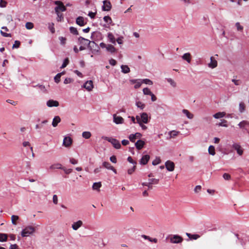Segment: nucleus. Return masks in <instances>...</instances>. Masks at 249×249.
I'll use <instances>...</instances> for the list:
<instances>
[{
	"mask_svg": "<svg viewBox=\"0 0 249 249\" xmlns=\"http://www.w3.org/2000/svg\"><path fill=\"white\" fill-rule=\"evenodd\" d=\"M35 231V229L34 227L31 226H28L22 230L21 232V235L22 237H27L33 233Z\"/></svg>",
	"mask_w": 249,
	"mask_h": 249,
	"instance_id": "obj_1",
	"label": "nucleus"
},
{
	"mask_svg": "<svg viewBox=\"0 0 249 249\" xmlns=\"http://www.w3.org/2000/svg\"><path fill=\"white\" fill-rule=\"evenodd\" d=\"M104 139L110 142L116 149H119L121 147L120 142L117 139L107 137H105Z\"/></svg>",
	"mask_w": 249,
	"mask_h": 249,
	"instance_id": "obj_2",
	"label": "nucleus"
},
{
	"mask_svg": "<svg viewBox=\"0 0 249 249\" xmlns=\"http://www.w3.org/2000/svg\"><path fill=\"white\" fill-rule=\"evenodd\" d=\"M54 4L57 5L54 8L55 13L61 12H64L66 10V8L64 6L62 2L59 0H56L54 1Z\"/></svg>",
	"mask_w": 249,
	"mask_h": 249,
	"instance_id": "obj_3",
	"label": "nucleus"
},
{
	"mask_svg": "<svg viewBox=\"0 0 249 249\" xmlns=\"http://www.w3.org/2000/svg\"><path fill=\"white\" fill-rule=\"evenodd\" d=\"M170 240L172 243H180L183 241V238L178 235H174L170 237Z\"/></svg>",
	"mask_w": 249,
	"mask_h": 249,
	"instance_id": "obj_4",
	"label": "nucleus"
},
{
	"mask_svg": "<svg viewBox=\"0 0 249 249\" xmlns=\"http://www.w3.org/2000/svg\"><path fill=\"white\" fill-rule=\"evenodd\" d=\"M139 120L141 123H143V124H147L149 122V118L148 116V114L146 113L143 112L140 114V116L139 115Z\"/></svg>",
	"mask_w": 249,
	"mask_h": 249,
	"instance_id": "obj_5",
	"label": "nucleus"
},
{
	"mask_svg": "<svg viewBox=\"0 0 249 249\" xmlns=\"http://www.w3.org/2000/svg\"><path fill=\"white\" fill-rule=\"evenodd\" d=\"M82 87L86 89L89 91H91L93 88V84L92 81H87L82 86Z\"/></svg>",
	"mask_w": 249,
	"mask_h": 249,
	"instance_id": "obj_6",
	"label": "nucleus"
},
{
	"mask_svg": "<svg viewBox=\"0 0 249 249\" xmlns=\"http://www.w3.org/2000/svg\"><path fill=\"white\" fill-rule=\"evenodd\" d=\"M232 147L236 151L239 155H242L243 153V149L239 144L237 143H234L232 145Z\"/></svg>",
	"mask_w": 249,
	"mask_h": 249,
	"instance_id": "obj_7",
	"label": "nucleus"
},
{
	"mask_svg": "<svg viewBox=\"0 0 249 249\" xmlns=\"http://www.w3.org/2000/svg\"><path fill=\"white\" fill-rule=\"evenodd\" d=\"M166 169L170 172L173 171L175 169V164L171 160H167L165 163Z\"/></svg>",
	"mask_w": 249,
	"mask_h": 249,
	"instance_id": "obj_8",
	"label": "nucleus"
},
{
	"mask_svg": "<svg viewBox=\"0 0 249 249\" xmlns=\"http://www.w3.org/2000/svg\"><path fill=\"white\" fill-rule=\"evenodd\" d=\"M102 10L104 11H109L111 9V4L109 1H103V5L102 6Z\"/></svg>",
	"mask_w": 249,
	"mask_h": 249,
	"instance_id": "obj_9",
	"label": "nucleus"
},
{
	"mask_svg": "<svg viewBox=\"0 0 249 249\" xmlns=\"http://www.w3.org/2000/svg\"><path fill=\"white\" fill-rule=\"evenodd\" d=\"M113 122L116 124H122L124 123V119L119 116H117L116 114L113 115Z\"/></svg>",
	"mask_w": 249,
	"mask_h": 249,
	"instance_id": "obj_10",
	"label": "nucleus"
},
{
	"mask_svg": "<svg viewBox=\"0 0 249 249\" xmlns=\"http://www.w3.org/2000/svg\"><path fill=\"white\" fill-rule=\"evenodd\" d=\"M142 135L139 132L135 134H131L129 136V139L131 142H135L137 138H140Z\"/></svg>",
	"mask_w": 249,
	"mask_h": 249,
	"instance_id": "obj_11",
	"label": "nucleus"
},
{
	"mask_svg": "<svg viewBox=\"0 0 249 249\" xmlns=\"http://www.w3.org/2000/svg\"><path fill=\"white\" fill-rule=\"evenodd\" d=\"M130 82L132 84H135L134 86V88L135 89H137L139 88L141 86L142 84V79H132L130 81Z\"/></svg>",
	"mask_w": 249,
	"mask_h": 249,
	"instance_id": "obj_12",
	"label": "nucleus"
},
{
	"mask_svg": "<svg viewBox=\"0 0 249 249\" xmlns=\"http://www.w3.org/2000/svg\"><path fill=\"white\" fill-rule=\"evenodd\" d=\"M72 143V139L70 137H65L64 138L63 145L65 147H69Z\"/></svg>",
	"mask_w": 249,
	"mask_h": 249,
	"instance_id": "obj_13",
	"label": "nucleus"
},
{
	"mask_svg": "<svg viewBox=\"0 0 249 249\" xmlns=\"http://www.w3.org/2000/svg\"><path fill=\"white\" fill-rule=\"evenodd\" d=\"M83 225V222L81 220H78L76 222H73L71 225L72 229L74 231H77Z\"/></svg>",
	"mask_w": 249,
	"mask_h": 249,
	"instance_id": "obj_14",
	"label": "nucleus"
},
{
	"mask_svg": "<svg viewBox=\"0 0 249 249\" xmlns=\"http://www.w3.org/2000/svg\"><path fill=\"white\" fill-rule=\"evenodd\" d=\"M78 41L80 44H83V45H89L90 43H94V41H90L88 39H86L83 37H79L78 38Z\"/></svg>",
	"mask_w": 249,
	"mask_h": 249,
	"instance_id": "obj_15",
	"label": "nucleus"
},
{
	"mask_svg": "<svg viewBox=\"0 0 249 249\" xmlns=\"http://www.w3.org/2000/svg\"><path fill=\"white\" fill-rule=\"evenodd\" d=\"M47 106L48 107H57L59 106V103L57 101H54L53 100H49L47 102Z\"/></svg>",
	"mask_w": 249,
	"mask_h": 249,
	"instance_id": "obj_16",
	"label": "nucleus"
},
{
	"mask_svg": "<svg viewBox=\"0 0 249 249\" xmlns=\"http://www.w3.org/2000/svg\"><path fill=\"white\" fill-rule=\"evenodd\" d=\"M102 34L100 32H93L91 33L90 38L93 40H95L97 39L100 38Z\"/></svg>",
	"mask_w": 249,
	"mask_h": 249,
	"instance_id": "obj_17",
	"label": "nucleus"
},
{
	"mask_svg": "<svg viewBox=\"0 0 249 249\" xmlns=\"http://www.w3.org/2000/svg\"><path fill=\"white\" fill-rule=\"evenodd\" d=\"M150 159V156L148 155H143L140 160V163L141 164L145 165L148 162Z\"/></svg>",
	"mask_w": 249,
	"mask_h": 249,
	"instance_id": "obj_18",
	"label": "nucleus"
},
{
	"mask_svg": "<svg viewBox=\"0 0 249 249\" xmlns=\"http://www.w3.org/2000/svg\"><path fill=\"white\" fill-rule=\"evenodd\" d=\"M144 144L145 142L144 141L139 140L135 143V145L138 150H141L143 147Z\"/></svg>",
	"mask_w": 249,
	"mask_h": 249,
	"instance_id": "obj_19",
	"label": "nucleus"
},
{
	"mask_svg": "<svg viewBox=\"0 0 249 249\" xmlns=\"http://www.w3.org/2000/svg\"><path fill=\"white\" fill-rule=\"evenodd\" d=\"M76 23L80 26H83L86 23L85 22L84 18L82 17H78L76 19Z\"/></svg>",
	"mask_w": 249,
	"mask_h": 249,
	"instance_id": "obj_20",
	"label": "nucleus"
},
{
	"mask_svg": "<svg viewBox=\"0 0 249 249\" xmlns=\"http://www.w3.org/2000/svg\"><path fill=\"white\" fill-rule=\"evenodd\" d=\"M62 165L59 163H54L51 165L49 167L50 170L62 169Z\"/></svg>",
	"mask_w": 249,
	"mask_h": 249,
	"instance_id": "obj_21",
	"label": "nucleus"
},
{
	"mask_svg": "<svg viewBox=\"0 0 249 249\" xmlns=\"http://www.w3.org/2000/svg\"><path fill=\"white\" fill-rule=\"evenodd\" d=\"M181 57L183 60L186 61L188 63H190L191 62V55L190 53H185L181 56Z\"/></svg>",
	"mask_w": 249,
	"mask_h": 249,
	"instance_id": "obj_22",
	"label": "nucleus"
},
{
	"mask_svg": "<svg viewBox=\"0 0 249 249\" xmlns=\"http://www.w3.org/2000/svg\"><path fill=\"white\" fill-rule=\"evenodd\" d=\"M217 65V62L216 60L213 59V57H211V62L208 64L209 67L213 69L215 68Z\"/></svg>",
	"mask_w": 249,
	"mask_h": 249,
	"instance_id": "obj_23",
	"label": "nucleus"
},
{
	"mask_svg": "<svg viewBox=\"0 0 249 249\" xmlns=\"http://www.w3.org/2000/svg\"><path fill=\"white\" fill-rule=\"evenodd\" d=\"M107 38L110 42L112 44H116V40L115 39L114 36L112 33L109 32L107 34Z\"/></svg>",
	"mask_w": 249,
	"mask_h": 249,
	"instance_id": "obj_24",
	"label": "nucleus"
},
{
	"mask_svg": "<svg viewBox=\"0 0 249 249\" xmlns=\"http://www.w3.org/2000/svg\"><path fill=\"white\" fill-rule=\"evenodd\" d=\"M142 237L145 240H148L149 241L151 242H154L155 243H156L158 242V239L157 238H152L146 235H142Z\"/></svg>",
	"mask_w": 249,
	"mask_h": 249,
	"instance_id": "obj_25",
	"label": "nucleus"
},
{
	"mask_svg": "<svg viewBox=\"0 0 249 249\" xmlns=\"http://www.w3.org/2000/svg\"><path fill=\"white\" fill-rule=\"evenodd\" d=\"M60 121V118L58 116H55L53 120L52 125L53 127H56Z\"/></svg>",
	"mask_w": 249,
	"mask_h": 249,
	"instance_id": "obj_26",
	"label": "nucleus"
},
{
	"mask_svg": "<svg viewBox=\"0 0 249 249\" xmlns=\"http://www.w3.org/2000/svg\"><path fill=\"white\" fill-rule=\"evenodd\" d=\"M226 115L225 112H218L213 115L215 119H219L224 117Z\"/></svg>",
	"mask_w": 249,
	"mask_h": 249,
	"instance_id": "obj_27",
	"label": "nucleus"
},
{
	"mask_svg": "<svg viewBox=\"0 0 249 249\" xmlns=\"http://www.w3.org/2000/svg\"><path fill=\"white\" fill-rule=\"evenodd\" d=\"M180 132L176 131V130H172L169 132L168 134L170 136V139L174 138L177 136H178Z\"/></svg>",
	"mask_w": 249,
	"mask_h": 249,
	"instance_id": "obj_28",
	"label": "nucleus"
},
{
	"mask_svg": "<svg viewBox=\"0 0 249 249\" xmlns=\"http://www.w3.org/2000/svg\"><path fill=\"white\" fill-rule=\"evenodd\" d=\"M182 112L187 116V117L188 119H192L194 117V115L190 112L187 109H183Z\"/></svg>",
	"mask_w": 249,
	"mask_h": 249,
	"instance_id": "obj_29",
	"label": "nucleus"
},
{
	"mask_svg": "<svg viewBox=\"0 0 249 249\" xmlns=\"http://www.w3.org/2000/svg\"><path fill=\"white\" fill-rule=\"evenodd\" d=\"M121 68L122 71L124 73H127L130 71V69L127 65H122Z\"/></svg>",
	"mask_w": 249,
	"mask_h": 249,
	"instance_id": "obj_30",
	"label": "nucleus"
},
{
	"mask_svg": "<svg viewBox=\"0 0 249 249\" xmlns=\"http://www.w3.org/2000/svg\"><path fill=\"white\" fill-rule=\"evenodd\" d=\"M186 234L189 238V239L192 240H196L200 237L199 235L196 234H191L189 233H186Z\"/></svg>",
	"mask_w": 249,
	"mask_h": 249,
	"instance_id": "obj_31",
	"label": "nucleus"
},
{
	"mask_svg": "<svg viewBox=\"0 0 249 249\" xmlns=\"http://www.w3.org/2000/svg\"><path fill=\"white\" fill-rule=\"evenodd\" d=\"M136 119L137 120V123H138L139 124V125L141 127L142 130H146L147 128V126L143 124V123L140 122L139 120V115H137L136 116Z\"/></svg>",
	"mask_w": 249,
	"mask_h": 249,
	"instance_id": "obj_32",
	"label": "nucleus"
},
{
	"mask_svg": "<svg viewBox=\"0 0 249 249\" xmlns=\"http://www.w3.org/2000/svg\"><path fill=\"white\" fill-rule=\"evenodd\" d=\"M106 49L108 52H109L111 53H114L116 51L115 48L113 45L110 44H108L107 45Z\"/></svg>",
	"mask_w": 249,
	"mask_h": 249,
	"instance_id": "obj_33",
	"label": "nucleus"
},
{
	"mask_svg": "<svg viewBox=\"0 0 249 249\" xmlns=\"http://www.w3.org/2000/svg\"><path fill=\"white\" fill-rule=\"evenodd\" d=\"M102 186L101 182H95L92 185V189L94 190L99 191L100 188Z\"/></svg>",
	"mask_w": 249,
	"mask_h": 249,
	"instance_id": "obj_34",
	"label": "nucleus"
},
{
	"mask_svg": "<svg viewBox=\"0 0 249 249\" xmlns=\"http://www.w3.org/2000/svg\"><path fill=\"white\" fill-rule=\"evenodd\" d=\"M64 72H62L57 73L54 77V80L56 83H58L60 81V78L62 75L64 74Z\"/></svg>",
	"mask_w": 249,
	"mask_h": 249,
	"instance_id": "obj_35",
	"label": "nucleus"
},
{
	"mask_svg": "<svg viewBox=\"0 0 249 249\" xmlns=\"http://www.w3.org/2000/svg\"><path fill=\"white\" fill-rule=\"evenodd\" d=\"M166 80L172 87L176 88L177 87V83L172 78H167Z\"/></svg>",
	"mask_w": 249,
	"mask_h": 249,
	"instance_id": "obj_36",
	"label": "nucleus"
},
{
	"mask_svg": "<svg viewBox=\"0 0 249 249\" xmlns=\"http://www.w3.org/2000/svg\"><path fill=\"white\" fill-rule=\"evenodd\" d=\"M245 110V105L243 102H240L239 105V111L240 113H243Z\"/></svg>",
	"mask_w": 249,
	"mask_h": 249,
	"instance_id": "obj_37",
	"label": "nucleus"
},
{
	"mask_svg": "<svg viewBox=\"0 0 249 249\" xmlns=\"http://www.w3.org/2000/svg\"><path fill=\"white\" fill-rule=\"evenodd\" d=\"M103 19L104 21L107 23L109 25H110L112 22L111 18L108 16H105Z\"/></svg>",
	"mask_w": 249,
	"mask_h": 249,
	"instance_id": "obj_38",
	"label": "nucleus"
},
{
	"mask_svg": "<svg viewBox=\"0 0 249 249\" xmlns=\"http://www.w3.org/2000/svg\"><path fill=\"white\" fill-rule=\"evenodd\" d=\"M103 166L109 170L112 169L113 166L108 162L105 161L103 163Z\"/></svg>",
	"mask_w": 249,
	"mask_h": 249,
	"instance_id": "obj_39",
	"label": "nucleus"
},
{
	"mask_svg": "<svg viewBox=\"0 0 249 249\" xmlns=\"http://www.w3.org/2000/svg\"><path fill=\"white\" fill-rule=\"evenodd\" d=\"M7 239V235L5 233H0V242L6 241Z\"/></svg>",
	"mask_w": 249,
	"mask_h": 249,
	"instance_id": "obj_40",
	"label": "nucleus"
},
{
	"mask_svg": "<svg viewBox=\"0 0 249 249\" xmlns=\"http://www.w3.org/2000/svg\"><path fill=\"white\" fill-rule=\"evenodd\" d=\"M235 27H236L237 31L239 32H243L244 27L242 25L240 24L239 22H237L235 24Z\"/></svg>",
	"mask_w": 249,
	"mask_h": 249,
	"instance_id": "obj_41",
	"label": "nucleus"
},
{
	"mask_svg": "<svg viewBox=\"0 0 249 249\" xmlns=\"http://www.w3.org/2000/svg\"><path fill=\"white\" fill-rule=\"evenodd\" d=\"M91 133L89 131H84L82 133V136L83 138L88 139L91 137Z\"/></svg>",
	"mask_w": 249,
	"mask_h": 249,
	"instance_id": "obj_42",
	"label": "nucleus"
},
{
	"mask_svg": "<svg viewBox=\"0 0 249 249\" xmlns=\"http://www.w3.org/2000/svg\"><path fill=\"white\" fill-rule=\"evenodd\" d=\"M209 153L213 156L215 154L214 147L213 145H210L208 149Z\"/></svg>",
	"mask_w": 249,
	"mask_h": 249,
	"instance_id": "obj_43",
	"label": "nucleus"
},
{
	"mask_svg": "<svg viewBox=\"0 0 249 249\" xmlns=\"http://www.w3.org/2000/svg\"><path fill=\"white\" fill-rule=\"evenodd\" d=\"M159 179L156 178H150L148 180V182L150 183V185L151 184H157L159 183Z\"/></svg>",
	"mask_w": 249,
	"mask_h": 249,
	"instance_id": "obj_44",
	"label": "nucleus"
},
{
	"mask_svg": "<svg viewBox=\"0 0 249 249\" xmlns=\"http://www.w3.org/2000/svg\"><path fill=\"white\" fill-rule=\"evenodd\" d=\"M19 218V217L17 215H13L12 216H11V221H12V223L13 225H17V222H16V220H18Z\"/></svg>",
	"mask_w": 249,
	"mask_h": 249,
	"instance_id": "obj_45",
	"label": "nucleus"
},
{
	"mask_svg": "<svg viewBox=\"0 0 249 249\" xmlns=\"http://www.w3.org/2000/svg\"><path fill=\"white\" fill-rule=\"evenodd\" d=\"M136 105L138 108H140L141 109H143L145 107V105L140 101L136 102Z\"/></svg>",
	"mask_w": 249,
	"mask_h": 249,
	"instance_id": "obj_46",
	"label": "nucleus"
},
{
	"mask_svg": "<svg viewBox=\"0 0 249 249\" xmlns=\"http://www.w3.org/2000/svg\"><path fill=\"white\" fill-rule=\"evenodd\" d=\"M57 14V20L58 21H62L64 20L63 15L60 12L56 13Z\"/></svg>",
	"mask_w": 249,
	"mask_h": 249,
	"instance_id": "obj_47",
	"label": "nucleus"
},
{
	"mask_svg": "<svg viewBox=\"0 0 249 249\" xmlns=\"http://www.w3.org/2000/svg\"><path fill=\"white\" fill-rule=\"evenodd\" d=\"M143 93L145 95H150L152 92L151 91L150 89L148 88H145L143 89Z\"/></svg>",
	"mask_w": 249,
	"mask_h": 249,
	"instance_id": "obj_48",
	"label": "nucleus"
},
{
	"mask_svg": "<svg viewBox=\"0 0 249 249\" xmlns=\"http://www.w3.org/2000/svg\"><path fill=\"white\" fill-rule=\"evenodd\" d=\"M70 32L73 34V35H78V32L76 29V28L75 27H71L70 28Z\"/></svg>",
	"mask_w": 249,
	"mask_h": 249,
	"instance_id": "obj_49",
	"label": "nucleus"
},
{
	"mask_svg": "<svg viewBox=\"0 0 249 249\" xmlns=\"http://www.w3.org/2000/svg\"><path fill=\"white\" fill-rule=\"evenodd\" d=\"M142 83H144L149 85L153 84V82L151 80L147 78L142 80Z\"/></svg>",
	"mask_w": 249,
	"mask_h": 249,
	"instance_id": "obj_50",
	"label": "nucleus"
},
{
	"mask_svg": "<svg viewBox=\"0 0 249 249\" xmlns=\"http://www.w3.org/2000/svg\"><path fill=\"white\" fill-rule=\"evenodd\" d=\"M34 87L37 88L38 89H39L40 91L42 92H45L46 90L45 86L42 85H37Z\"/></svg>",
	"mask_w": 249,
	"mask_h": 249,
	"instance_id": "obj_51",
	"label": "nucleus"
},
{
	"mask_svg": "<svg viewBox=\"0 0 249 249\" xmlns=\"http://www.w3.org/2000/svg\"><path fill=\"white\" fill-rule=\"evenodd\" d=\"M69 62V59L68 58H65L64 60L63 64L61 65L60 68L63 69V68H65L68 65Z\"/></svg>",
	"mask_w": 249,
	"mask_h": 249,
	"instance_id": "obj_52",
	"label": "nucleus"
},
{
	"mask_svg": "<svg viewBox=\"0 0 249 249\" xmlns=\"http://www.w3.org/2000/svg\"><path fill=\"white\" fill-rule=\"evenodd\" d=\"M227 123V121L223 119L221 120V122L219 123L218 125L220 126L228 127Z\"/></svg>",
	"mask_w": 249,
	"mask_h": 249,
	"instance_id": "obj_53",
	"label": "nucleus"
},
{
	"mask_svg": "<svg viewBox=\"0 0 249 249\" xmlns=\"http://www.w3.org/2000/svg\"><path fill=\"white\" fill-rule=\"evenodd\" d=\"M48 28H49V30H50V31L51 32V33H54L55 29L54 28V24L53 23H51L49 24Z\"/></svg>",
	"mask_w": 249,
	"mask_h": 249,
	"instance_id": "obj_54",
	"label": "nucleus"
},
{
	"mask_svg": "<svg viewBox=\"0 0 249 249\" xmlns=\"http://www.w3.org/2000/svg\"><path fill=\"white\" fill-rule=\"evenodd\" d=\"M25 27L27 29L30 30L33 28L34 25L32 22H27Z\"/></svg>",
	"mask_w": 249,
	"mask_h": 249,
	"instance_id": "obj_55",
	"label": "nucleus"
},
{
	"mask_svg": "<svg viewBox=\"0 0 249 249\" xmlns=\"http://www.w3.org/2000/svg\"><path fill=\"white\" fill-rule=\"evenodd\" d=\"M160 162V159L159 158H157L155 160H154L153 161H152V164L153 165H158L159 164Z\"/></svg>",
	"mask_w": 249,
	"mask_h": 249,
	"instance_id": "obj_56",
	"label": "nucleus"
},
{
	"mask_svg": "<svg viewBox=\"0 0 249 249\" xmlns=\"http://www.w3.org/2000/svg\"><path fill=\"white\" fill-rule=\"evenodd\" d=\"M20 44V41L18 40H16L15 41V43L13 45V48H18Z\"/></svg>",
	"mask_w": 249,
	"mask_h": 249,
	"instance_id": "obj_57",
	"label": "nucleus"
},
{
	"mask_svg": "<svg viewBox=\"0 0 249 249\" xmlns=\"http://www.w3.org/2000/svg\"><path fill=\"white\" fill-rule=\"evenodd\" d=\"M123 36L119 37L116 40L119 44H122L123 43Z\"/></svg>",
	"mask_w": 249,
	"mask_h": 249,
	"instance_id": "obj_58",
	"label": "nucleus"
},
{
	"mask_svg": "<svg viewBox=\"0 0 249 249\" xmlns=\"http://www.w3.org/2000/svg\"><path fill=\"white\" fill-rule=\"evenodd\" d=\"M72 81H73L72 79H71V78H65V79L64 81V83L65 84H68L71 83Z\"/></svg>",
	"mask_w": 249,
	"mask_h": 249,
	"instance_id": "obj_59",
	"label": "nucleus"
},
{
	"mask_svg": "<svg viewBox=\"0 0 249 249\" xmlns=\"http://www.w3.org/2000/svg\"><path fill=\"white\" fill-rule=\"evenodd\" d=\"M127 161H128L129 162H130V163H131L133 164L134 165H136V164H137L136 161H134V160H133L132 158L131 157H130V156H129V157H128L127 158Z\"/></svg>",
	"mask_w": 249,
	"mask_h": 249,
	"instance_id": "obj_60",
	"label": "nucleus"
},
{
	"mask_svg": "<svg viewBox=\"0 0 249 249\" xmlns=\"http://www.w3.org/2000/svg\"><path fill=\"white\" fill-rule=\"evenodd\" d=\"M62 170H63L66 174H70L71 173V172L72 171V170L71 169H66L64 167H63V168Z\"/></svg>",
	"mask_w": 249,
	"mask_h": 249,
	"instance_id": "obj_61",
	"label": "nucleus"
},
{
	"mask_svg": "<svg viewBox=\"0 0 249 249\" xmlns=\"http://www.w3.org/2000/svg\"><path fill=\"white\" fill-rule=\"evenodd\" d=\"M59 39L60 41L61 44L64 45L66 43V39L65 37H64L63 36H60V37H59Z\"/></svg>",
	"mask_w": 249,
	"mask_h": 249,
	"instance_id": "obj_62",
	"label": "nucleus"
},
{
	"mask_svg": "<svg viewBox=\"0 0 249 249\" xmlns=\"http://www.w3.org/2000/svg\"><path fill=\"white\" fill-rule=\"evenodd\" d=\"M135 169H136V165H134L133 167L132 168L129 169L127 170L128 174H129V175L132 174L134 172V171L135 170Z\"/></svg>",
	"mask_w": 249,
	"mask_h": 249,
	"instance_id": "obj_63",
	"label": "nucleus"
},
{
	"mask_svg": "<svg viewBox=\"0 0 249 249\" xmlns=\"http://www.w3.org/2000/svg\"><path fill=\"white\" fill-rule=\"evenodd\" d=\"M223 177L225 180H229L231 178V176L227 173H224Z\"/></svg>",
	"mask_w": 249,
	"mask_h": 249,
	"instance_id": "obj_64",
	"label": "nucleus"
}]
</instances>
